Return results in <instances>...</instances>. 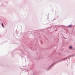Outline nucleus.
<instances>
[{"label":"nucleus","mask_w":75,"mask_h":75,"mask_svg":"<svg viewBox=\"0 0 75 75\" xmlns=\"http://www.w3.org/2000/svg\"><path fill=\"white\" fill-rule=\"evenodd\" d=\"M72 27V25H70L68 26V27L69 28H71V27Z\"/></svg>","instance_id":"f257e3e1"},{"label":"nucleus","mask_w":75,"mask_h":75,"mask_svg":"<svg viewBox=\"0 0 75 75\" xmlns=\"http://www.w3.org/2000/svg\"><path fill=\"white\" fill-rule=\"evenodd\" d=\"M69 48H70V49H72V46H70L69 47Z\"/></svg>","instance_id":"f03ea898"},{"label":"nucleus","mask_w":75,"mask_h":75,"mask_svg":"<svg viewBox=\"0 0 75 75\" xmlns=\"http://www.w3.org/2000/svg\"><path fill=\"white\" fill-rule=\"evenodd\" d=\"M2 26L3 27H4V26H3V23H2Z\"/></svg>","instance_id":"7ed1b4c3"}]
</instances>
